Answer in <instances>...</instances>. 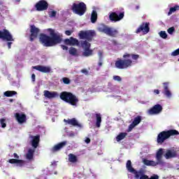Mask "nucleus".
<instances>
[{
  "instance_id": "obj_1",
  "label": "nucleus",
  "mask_w": 179,
  "mask_h": 179,
  "mask_svg": "<svg viewBox=\"0 0 179 179\" xmlns=\"http://www.w3.org/2000/svg\"><path fill=\"white\" fill-rule=\"evenodd\" d=\"M49 36L45 34H41L39 36V41L43 47H55L58 44L62 43V34L55 29L49 28L47 29Z\"/></svg>"
},
{
  "instance_id": "obj_2",
  "label": "nucleus",
  "mask_w": 179,
  "mask_h": 179,
  "mask_svg": "<svg viewBox=\"0 0 179 179\" xmlns=\"http://www.w3.org/2000/svg\"><path fill=\"white\" fill-rule=\"evenodd\" d=\"M123 58L124 59H117V60L115 62V66L117 69H127V68H131L134 62L136 64L137 62L135 61L138 59L139 55L125 53L123 55ZM129 58H132L134 61Z\"/></svg>"
},
{
  "instance_id": "obj_3",
  "label": "nucleus",
  "mask_w": 179,
  "mask_h": 179,
  "mask_svg": "<svg viewBox=\"0 0 179 179\" xmlns=\"http://www.w3.org/2000/svg\"><path fill=\"white\" fill-rule=\"evenodd\" d=\"M59 97L62 101L68 103L71 106L74 107H78V103H79V98L76 95L73 94L72 92L64 91L59 94Z\"/></svg>"
},
{
  "instance_id": "obj_4",
  "label": "nucleus",
  "mask_w": 179,
  "mask_h": 179,
  "mask_svg": "<svg viewBox=\"0 0 179 179\" xmlns=\"http://www.w3.org/2000/svg\"><path fill=\"white\" fill-rule=\"evenodd\" d=\"M174 135H179L178 131L176 129H170L168 131H161L157 136V143L161 144L164 143V141H166V139H169L170 136H174Z\"/></svg>"
},
{
  "instance_id": "obj_5",
  "label": "nucleus",
  "mask_w": 179,
  "mask_h": 179,
  "mask_svg": "<svg viewBox=\"0 0 179 179\" xmlns=\"http://www.w3.org/2000/svg\"><path fill=\"white\" fill-rule=\"evenodd\" d=\"M71 10L75 15L83 16L86 13V10H87V7L84 2H80L78 3H73L71 7Z\"/></svg>"
},
{
  "instance_id": "obj_6",
  "label": "nucleus",
  "mask_w": 179,
  "mask_h": 179,
  "mask_svg": "<svg viewBox=\"0 0 179 179\" xmlns=\"http://www.w3.org/2000/svg\"><path fill=\"white\" fill-rule=\"evenodd\" d=\"M126 167L129 173L134 174V178L139 179V177H141V179L146 178V176H143V169L136 171L135 169H134V167H132V162L131 160H128L127 162Z\"/></svg>"
},
{
  "instance_id": "obj_7",
  "label": "nucleus",
  "mask_w": 179,
  "mask_h": 179,
  "mask_svg": "<svg viewBox=\"0 0 179 179\" xmlns=\"http://www.w3.org/2000/svg\"><path fill=\"white\" fill-rule=\"evenodd\" d=\"M98 31H100L101 33H104L107 36H109L110 37H117L118 36V30L112 28V27H108L106 25H101L98 27Z\"/></svg>"
},
{
  "instance_id": "obj_8",
  "label": "nucleus",
  "mask_w": 179,
  "mask_h": 179,
  "mask_svg": "<svg viewBox=\"0 0 179 179\" xmlns=\"http://www.w3.org/2000/svg\"><path fill=\"white\" fill-rule=\"evenodd\" d=\"M78 36L81 40H87L86 41H92L93 38L96 37V31L93 30L80 31Z\"/></svg>"
},
{
  "instance_id": "obj_9",
  "label": "nucleus",
  "mask_w": 179,
  "mask_h": 179,
  "mask_svg": "<svg viewBox=\"0 0 179 179\" xmlns=\"http://www.w3.org/2000/svg\"><path fill=\"white\" fill-rule=\"evenodd\" d=\"M81 47L83 49V55L84 57H90V55H93V50L90 49L92 47V44L89 43L87 41H81Z\"/></svg>"
},
{
  "instance_id": "obj_10",
  "label": "nucleus",
  "mask_w": 179,
  "mask_h": 179,
  "mask_svg": "<svg viewBox=\"0 0 179 179\" xmlns=\"http://www.w3.org/2000/svg\"><path fill=\"white\" fill-rule=\"evenodd\" d=\"M48 2L45 0H40L35 4V8L38 12H43V10H47L48 9Z\"/></svg>"
},
{
  "instance_id": "obj_11",
  "label": "nucleus",
  "mask_w": 179,
  "mask_h": 179,
  "mask_svg": "<svg viewBox=\"0 0 179 179\" xmlns=\"http://www.w3.org/2000/svg\"><path fill=\"white\" fill-rule=\"evenodd\" d=\"M0 39L6 41H15L13 36H12V34H10L8 29L0 30Z\"/></svg>"
},
{
  "instance_id": "obj_12",
  "label": "nucleus",
  "mask_w": 179,
  "mask_h": 179,
  "mask_svg": "<svg viewBox=\"0 0 179 179\" xmlns=\"http://www.w3.org/2000/svg\"><path fill=\"white\" fill-rule=\"evenodd\" d=\"M149 22H142V24L136 30V34H139L141 31H142L143 34H148V33L150 31V27H149Z\"/></svg>"
},
{
  "instance_id": "obj_13",
  "label": "nucleus",
  "mask_w": 179,
  "mask_h": 179,
  "mask_svg": "<svg viewBox=\"0 0 179 179\" xmlns=\"http://www.w3.org/2000/svg\"><path fill=\"white\" fill-rule=\"evenodd\" d=\"M124 12H121L119 15L115 12H113L109 15V19L111 22H120V20H122V19H124Z\"/></svg>"
},
{
  "instance_id": "obj_14",
  "label": "nucleus",
  "mask_w": 179,
  "mask_h": 179,
  "mask_svg": "<svg viewBox=\"0 0 179 179\" xmlns=\"http://www.w3.org/2000/svg\"><path fill=\"white\" fill-rule=\"evenodd\" d=\"M30 41H34V38H37L38 37V33H40V29L36 27L34 24L30 25Z\"/></svg>"
},
{
  "instance_id": "obj_15",
  "label": "nucleus",
  "mask_w": 179,
  "mask_h": 179,
  "mask_svg": "<svg viewBox=\"0 0 179 179\" xmlns=\"http://www.w3.org/2000/svg\"><path fill=\"white\" fill-rule=\"evenodd\" d=\"M32 69H36V71L42 72V73H50V72H51V66H43V65L33 66Z\"/></svg>"
},
{
  "instance_id": "obj_16",
  "label": "nucleus",
  "mask_w": 179,
  "mask_h": 179,
  "mask_svg": "<svg viewBox=\"0 0 179 179\" xmlns=\"http://www.w3.org/2000/svg\"><path fill=\"white\" fill-rule=\"evenodd\" d=\"M141 121H142V116L138 115L134 117V120L132 122V123L129 125L127 132H131L132 129L136 127V125H139V124H141Z\"/></svg>"
},
{
  "instance_id": "obj_17",
  "label": "nucleus",
  "mask_w": 179,
  "mask_h": 179,
  "mask_svg": "<svg viewBox=\"0 0 179 179\" xmlns=\"http://www.w3.org/2000/svg\"><path fill=\"white\" fill-rule=\"evenodd\" d=\"M162 110H163V107H162V105L157 104V105H155L150 109H149L148 114H150V115H153L155 114H159L162 113Z\"/></svg>"
},
{
  "instance_id": "obj_18",
  "label": "nucleus",
  "mask_w": 179,
  "mask_h": 179,
  "mask_svg": "<svg viewBox=\"0 0 179 179\" xmlns=\"http://www.w3.org/2000/svg\"><path fill=\"white\" fill-rule=\"evenodd\" d=\"M67 143L68 141H62L61 143H59L51 149V152L52 153H55V152L61 150V149H63V148H65L66 146Z\"/></svg>"
},
{
  "instance_id": "obj_19",
  "label": "nucleus",
  "mask_w": 179,
  "mask_h": 179,
  "mask_svg": "<svg viewBox=\"0 0 179 179\" xmlns=\"http://www.w3.org/2000/svg\"><path fill=\"white\" fill-rule=\"evenodd\" d=\"M64 44L66 45H79V41L71 36L69 38L64 39Z\"/></svg>"
},
{
  "instance_id": "obj_20",
  "label": "nucleus",
  "mask_w": 179,
  "mask_h": 179,
  "mask_svg": "<svg viewBox=\"0 0 179 179\" xmlns=\"http://www.w3.org/2000/svg\"><path fill=\"white\" fill-rule=\"evenodd\" d=\"M31 146L34 148V149H37L38 148V145L40 143V135L36 136H31Z\"/></svg>"
},
{
  "instance_id": "obj_21",
  "label": "nucleus",
  "mask_w": 179,
  "mask_h": 179,
  "mask_svg": "<svg viewBox=\"0 0 179 179\" xmlns=\"http://www.w3.org/2000/svg\"><path fill=\"white\" fill-rule=\"evenodd\" d=\"M44 96L45 97H47V99H55L57 97H59V94H58L57 92H50L45 90Z\"/></svg>"
},
{
  "instance_id": "obj_22",
  "label": "nucleus",
  "mask_w": 179,
  "mask_h": 179,
  "mask_svg": "<svg viewBox=\"0 0 179 179\" xmlns=\"http://www.w3.org/2000/svg\"><path fill=\"white\" fill-rule=\"evenodd\" d=\"M164 157L166 159H174V157H177V152L174 150H167Z\"/></svg>"
},
{
  "instance_id": "obj_23",
  "label": "nucleus",
  "mask_w": 179,
  "mask_h": 179,
  "mask_svg": "<svg viewBox=\"0 0 179 179\" xmlns=\"http://www.w3.org/2000/svg\"><path fill=\"white\" fill-rule=\"evenodd\" d=\"M15 119L17 120L19 124H23L26 122V115L24 114H20L19 113H15Z\"/></svg>"
},
{
  "instance_id": "obj_24",
  "label": "nucleus",
  "mask_w": 179,
  "mask_h": 179,
  "mask_svg": "<svg viewBox=\"0 0 179 179\" xmlns=\"http://www.w3.org/2000/svg\"><path fill=\"white\" fill-rule=\"evenodd\" d=\"M64 122H66V124H69V125H72L73 127H80V124L78 122V120L75 117L72 119L69 120H64Z\"/></svg>"
},
{
  "instance_id": "obj_25",
  "label": "nucleus",
  "mask_w": 179,
  "mask_h": 179,
  "mask_svg": "<svg viewBox=\"0 0 179 179\" xmlns=\"http://www.w3.org/2000/svg\"><path fill=\"white\" fill-rule=\"evenodd\" d=\"M156 159L157 162L159 163V164H162L163 161H162V159H163V148H160L156 153Z\"/></svg>"
},
{
  "instance_id": "obj_26",
  "label": "nucleus",
  "mask_w": 179,
  "mask_h": 179,
  "mask_svg": "<svg viewBox=\"0 0 179 179\" xmlns=\"http://www.w3.org/2000/svg\"><path fill=\"white\" fill-rule=\"evenodd\" d=\"M143 163L145 164V166H152V167H156V166H158L159 162L149 160L148 159H143Z\"/></svg>"
},
{
  "instance_id": "obj_27",
  "label": "nucleus",
  "mask_w": 179,
  "mask_h": 179,
  "mask_svg": "<svg viewBox=\"0 0 179 179\" xmlns=\"http://www.w3.org/2000/svg\"><path fill=\"white\" fill-rule=\"evenodd\" d=\"M164 94L165 96H166V97H169L170 99V97H171V92H170L169 90V83H164Z\"/></svg>"
},
{
  "instance_id": "obj_28",
  "label": "nucleus",
  "mask_w": 179,
  "mask_h": 179,
  "mask_svg": "<svg viewBox=\"0 0 179 179\" xmlns=\"http://www.w3.org/2000/svg\"><path fill=\"white\" fill-rule=\"evenodd\" d=\"M95 117H96V128H100L101 125V114L100 113H96L95 114Z\"/></svg>"
},
{
  "instance_id": "obj_29",
  "label": "nucleus",
  "mask_w": 179,
  "mask_h": 179,
  "mask_svg": "<svg viewBox=\"0 0 179 179\" xmlns=\"http://www.w3.org/2000/svg\"><path fill=\"white\" fill-rule=\"evenodd\" d=\"M69 162L70 163H78V157L72 153L69 154Z\"/></svg>"
},
{
  "instance_id": "obj_30",
  "label": "nucleus",
  "mask_w": 179,
  "mask_h": 179,
  "mask_svg": "<svg viewBox=\"0 0 179 179\" xmlns=\"http://www.w3.org/2000/svg\"><path fill=\"white\" fill-rule=\"evenodd\" d=\"M34 156V150L29 149L26 155L27 160H33Z\"/></svg>"
},
{
  "instance_id": "obj_31",
  "label": "nucleus",
  "mask_w": 179,
  "mask_h": 179,
  "mask_svg": "<svg viewBox=\"0 0 179 179\" xmlns=\"http://www.w3.org/2000/svg\"><path fill=\"white\" fill-rule=\"evenodd\" d=\"M127 135H128V134L125 132H122L120 134H118L116 137L117 142H121L122 139H125V137L127 136Z\"/></svg>"
},
{
  "instance_id": "obj_32",
  "label": "nucleus",
  "mask_w": 179,
  "mask_h": 179,
  "mask_svg": "<svg viewBox=\"0 0 179 179\" xmlns=\"http://www.w3.org/2000/svg\"><path fill=\"white\" fill-rule=\"evenodd\" d=\"M91 22L92 23H96L97 22V12L93 10L91 15Z\"/></svg>"
},
{
  "instance_id": "obj_33",
  "label": "nucleus",
  "mask_w": 179,
  "mask_h": 179,
  "mask_svg": "<svg viewBox=\"0 0 179 179\" xmlns=\"http://www.w3.org/2000/svg\"><path fill=\"white\" fill-rule=\"evenodd\" d=\"M16 94H17V92L15 91H6L4 92L6 97H12Z\"/></svg>"
},
{
  "instance_id": "obj_34",
  "label": "nucleus",
  "mask_w": 179,
  "mask_h": 179,
  "mask_svg": "<svg viewBox=\"0 0 179 179\" xmlns=\"http://www.w3.org/2000/svg\"><path fill=\"white\" fill-rule=\"evenodd\" d=\"M176 10H179V6H175L174 7H171L168 13V16H170V15L174 13Z\"/></svg>"
},
{
  "instance_id": "obj_35",
  "label": "nucleus",
  "mask_w": 179,
  "mask_h": 179,
  "mask_svg": "<svg viewBox=\"0 0 179 179\" xmlns=\"http://www.w3.org/2000/svg\"><path fill=\"white\" fill-rule=\"evenodd\" d=\"M76 54H78V50L73 47H71L69 49V55L75 56Z\"/></svg>"
},
{
  "instance_id": "obj_36",
  "label": "nucleus",
  "mask_w": 179,
  "mask_h": 179,
  "mask_svg": "<svg viewBox=\"0 0 179 179\" xmlns=\"http://www.w3.org/2000/svg\"><path fill=\"white\" fill-rule=\"evenodd\" d=\"M20 162L22 161H19V159H10L8 160V163H10V164H16V163H20Z\"/></svg>"
},
{
  "instance_id": "obj_37",
  "label": "nucleus",
  "mask_w": 179,
  "mask_h": 179,
  "mask_svg": "<svg viewBox=\"0 0 179 179\" xmlns=\"http://www.w3.org/2000/svg\"><path fill=\"white\" fill-rule=\"evenodd\" d=\"M62 82L64 85H69V83H71V80L69 78L64 77L62 78Z\"/></svg>"
},
{
  "instance_id": "obj_38",
  "label": "nucleus",
  "mask_w": 179,
  "mask_h": 179,
  "mask_svg": "<svg viewBox=\"0 0 179 179\" xmlns=\"http://www.w3.org/2000/svg\"><path fill=\"white\" fill-rule=\"evenodd\" d=\"M6 121V120L5 118H2L0 120L1 128H6V123H5Z\"/></svg>"
},
{
  "instance_id": "obj_39",
  "label": "nucleus",
  "mask_w": 179,
  "mask_h": 179,
  "mask_svg": "<svg viewBox=\"0 0 179 179\" xmlns=\"http://www.w3.org/2000/svg\"><path fill=\"white\" fill-rule=\"evenodd\" d=\"M18 161L20 162L16 163L17 166H19L20 167H23V166H24V163H26V162L22 159H18Z\"/></svg>"
},
{
  "instance_id": "obj_40",
  "label": "nucleus",
  "mask_w": 179,
  "mask_h": 179,
  "mask_svg": "<svg viewBox=\"0 0 179 179\" xmlns=\"http://www.w3.org/2000/svg\"><path fill=\"white\" fill-rule=\"evenodd\" d=\"M159 36L162 37V38H167V34L165 31H161L159 32Z\"/></svg>"
},
{
  "instance_id": "obj_41",
  "label": "nucleus",
  "mask_w": 179,
  "mask_h": 179,
  "mask_svg": "<svg viewBox=\"0 0 179 179\" xmlns=\"http://www.w3.org/2000/svg\"><path fill=\"white\" fill-rule=\"evenodd\" d=\"M167 31L169 33V34H173V33H174V31H176V28H174V27H171L169 29H167Z\"/></svg>"
},
{
  "instance_id": "obj_42",
  "label": "nucleus",
  "mask_w": 179,
  "mask_h": 179,
  "mask_svg": "<svg viewBox=\"0 0 179 179\" xmlns=\"http://www.w3.org/2000/svg\"><path fill=\"white\" fill-rule=\"evenodd\" d=\"M177 55H179V48L171 52L172 57H177Z\"/></svg>"
},
{
  "instance_id": "obj_43",
  "label": "nucleus",
  "mask_w": 179,
  "mask_h": 179,
  "mask_svg": "<svg viewBox=\"0 0 179 179\" xmlns=\"http://www.w3.org/2000/svg\"><path fill=\"white\" fill-rule=\"evenodd\" d=\"M113 80H116L117 82H121V80H122V78H121L120 76H114Z\"/></svg>"
},
{
  "instance_id": "obj_44",
  "label": "nucleus",
  "mask_w": 179,
  "mask_h": 179,
  "mask_svg": "<svg viewBox=\"0 0 179 179\" xmlns=\"http://www.w3.org/2000/svg\"><path fill=\"white\" fill-rule=\"evenodd\" d=\"M50 16H51V17H55V16H57V11H55V10L51 11Z\"/></svg>"
},
{
  "instance_id": "obj_45",
  "label": "nucleus",
  "mask_w": 179,
  "mask_h": 179,
  "mask_svg": "<svg viewBox=\"0 0 179 179\" xmlns=\"http://www.w3.org/2000/svg\"><path fill=\"white\" fill-rule=\"evenodd\" d=\"M98 55H99V61H101V59H103V52L99 51V52H98Z\"/></svg>"
},
{
  "instance_id": "obj_46",
  "label": "nucleus",
  "mask_w": 179,
  "mask_h": 179,
  "mask_svg": "<svg viewBox=\"0 0 179 179\" xmlns=\"http://www.w3.org/2000/svg\"><path fill=\"white\" fill-rule=\"evenodd\" d=\"M81 73H85V75H88L89 74V71L87 70H86L85 69H82Z\"/></svg>"
},
{
  "instance_id": "obj_47",
  "label": "nucleus",
  "mask_w": 179,
  "mask_h": 179,
  "mask_svg": "<svg viewBox=\"0 0 179 179\" xmlns=\"http://www.w3.org/2000/svg\"><path fill=\"white\" fill-rule=\"evenodd\" d=\"M31 81L33 82V83H34V82H36V74L33 73L31 75Z\"/></svg>"
},
{
  "instance_id": "obj_48",
  "label": "nucleus",
  "mask_w": 179,
  "mask_h": 179,
  "mask_svg": "<svg viewBox=\"0 0 179 179\" xmlns=\"http://www.w3.org/2000/svg\"><path fill=\"white\" fill-rule=\"evenodd\" d=\"M71 34H72V31H69V30L65 31L66 36H71Z\"/></svg>"
},
{
  "instance_id": "obj_49",
  "label": "nucleus",
  "mask_w": 179,
  "mask_h": 179,
  "mask_svg": "<svg viewBox=\"0 0 179 179\" xmlns=\"http://www.w3.org/2000/svg\"><path fill=\"white\" fill-rule=\"evenodd\" d=\"M61 48H62V50H64L65 51H67L68 46H66L65 45H61Z\"/></svg>"
},
{
  "instance_id": "obj_50",
  "label": "nucleus",
  "mask_w": 179,
  "mask_h": 179,
  "mask_svg": "<svg viewBox=\"0 0 179 179\" xmlns=\"http://www.w3.org/2000/svg\"><path fill=\"white\" fill-rule=\"evenodd\" d=\"M153 92L155 94H160V91L159 90H154Z\"/></svg>"
},
{
  "instance_id": "obj_51",
  "label": "nucleus",
  "mask_w": 179,
  "mask_h": 179,
  "mask_svg": "<svg viewBox=\"0 0 179 179\" xmlns=\"http://www.w3.org/2000/svg\"><path fill=\"white\" fill-rule=\"evenodd\" d=\"M7 45L8 47V49L10 50V48H11V47H12V42H8Z\"/></svg>"
},
{
  "instance_id": "obj_52",
  "label": "nucleus",
  "mask_w": 179,
  "mask_h": 179,
  "mask_svg": "<svg viewBox=\"0 0 179 179\" xmlns=\"http://www.w3.org/2000/svg\"><path fill=\"white\" fill-rule=\"evenodd\" d=\"M99 66H103V59L99 60V62L98 63Z\"/></svg>"
},
{
  "instance_id": "obj_53",
  "label": "nucleus",
  "mask_w": 179,
  "mask_h": 179,
  "mask_svg": "<svg viewBox=\"0 0 179 179\" xmlns=\"http://www.w3.org/2000/svg\"><path fill=\"white\" fill-rule=\"evenodd\" d=\"M13 156H14L15 159H16L17 160H18V159H19V155H18L17 154L14 153V154H13Z\"/></svg>"
},
{
  "instance_id": "obj_54",
  "label": "nucleus",
  "mask_w": 179,
  "mask_h": 179,
  "mask_svg": "<svg viewBox=\"0 0 179 179\" xmlns=\"http://www.w3.org/2000/svg\"><path fill=\"white\" fill-rule=\"evenodd\" d=\"M85 143H90V138H86Z\"/></svg>"
},
{
  "instance_id": "obj_55",
  "label": "nucleus",
  "mask_w": 179,
  "mask_h": 179,
  "mask_svg": "<svg viewBox=\"0 0 179 179\" xmlns=\"http://www.w3.org/2000/svg\"><path fill=\"white\" fill-rule=\"evenodd\" d=\"M69 136H75V133H70Z\"/></svg>"
},
{
  "instance_id": "obj_56",
  "label": "nucleus",
  "mask_w": 179,
  "mask_h": 179,
  "mask_svg": "<svg viewBox=\"0 0 179 179\" xmlns=\"http://www.w3.org/2000/svg\"><path fill=\"white\" fill-rule=\"evenodd\" d=\"M136 9H137V10L139 9V6H136Z\"/></svg>"
},
{
  "instance_id": "obj_57",
  "label": "nucleus",
  "mask_w": 179,
  "mask_h": 179,
  "mask_svg": "<svg viewBox=\"0 0 179 179\" xmlns=\"http://www.w3.org/2000/svg\"><path fill=\"white\" fill-rule=\"evenodd\" d=\"M10 102L13 101V99H10Z\"/></svg>"
},
{
  "instance_id": "obj_58",
  "label": "nucleus",
  "mask_w": 179,
  "mask_h": 179,
  "mask_svg": "<svg viewBox=\"0 0 179 179\" xmlns=\"http://www.w3.org/2000/svg\"><path fill=\"white\" fill-rule=\"evenodd\" d=\"M17 1V2H20V0H16Z\"/></svg>"
},
{
  "instance_id": "obj_59",
  "label": "nucleus",
  "mask_w": 179,
  "mask_h": 179,
  "mask_svg": "<svg viewBox=\"0 0 179 179\" xmlns=\"http://www.w3.org/2000/svg\"><path fill=\"white\" fill-rule=\"evenodd\" d=\"M178 62H179V58L178 59Z\"/></svg>"
},
{
  "instance_id": "obj_60",
  "label": "nucleus",
  "mask_w": 179,
  "mask_h": 179,
  "mask_svg": "<svg viewBox=\"0 0 179 179\" xmlns=\"http://www.w3.org/2000/svg\"><path fill=\"white\" fill-rule=\"evenodd\" d=\"M0 16H1V13H0Z\"/></svg>"
}]
</instances>
